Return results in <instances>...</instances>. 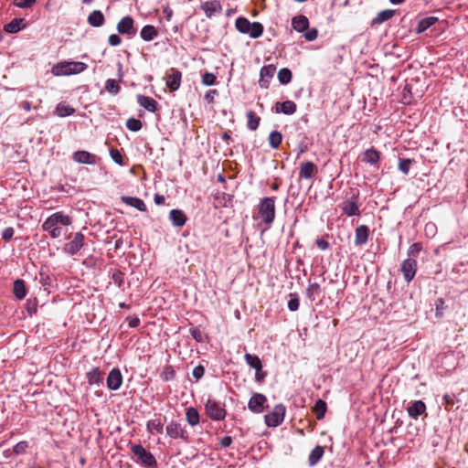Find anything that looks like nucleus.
Returning a JSON list of instances; mask_svg holds the SVG:
<instances>
[{"label":"nucleus","instance_id":"nucleus-25","mask_svg":"<svg viewBox=\"0 0 468 468\" xmlns=\"http://www.w3.org/2000/svg\"><path fill=\"white\" fill-rule=\"evenodd\" d=\"M324 454V447L316 445L310 452L308 456V463L311 467L316 465Z\"/></svg>","mask_w":468,"mask_h":468},{"label":"nucleus","instance_id":"nucleus-60","mask_svg":"<svg viewBox=\"0 0 468 468\" xmlns=\"http://www.w3.org/2000/svg\"><path fill=\"white\" fill-rule=\"evenodd\" d=\"M176 372L172 367H167L163 373L162 378L165 381H169L175 378Z\"/></svg>","mask_w":468,"mask_h":468},{"label":"nucleus","instance_id":"nucleus-36","mask_svg":"<svg viewBox=\"0 0 468 468\" xmlns=\"http://www.w3.org/2000/svg\"><path fill=\"white\" fill-rule=\"evenodd\" d=\"M247 127L250 131H255L258 129L261 118L253 112L249 111L247 112Z\"/></svg>","mask_w":468,"mask_h":468},{"label":"nucleus","instance_id":"nucleus-1","mask_svg":"<svg viewBox=\"0 0 468 468\" xmlns=\"http://www.w3.org/2000/svg\"><path fill=\"white\" fill-rule=\"evenodd\" d=\"M88 68L87 64L80 61H62L55 64L51 69L54 76H67L79 74Z\"/></svg>","mask_w":468,"mask_h":468},{"label":"nucleus","instance_id":"nucleus-43","mask_svg":"<svg viewBox=\"0 0 468 468\" xmlns=\"http://www.w3.org/2000/svg\"><path fill=\"white\" fill-rule=\"evenodd\" d=\"M88 382L92 384H100L101 382V374L99 367H93L87 373Z\"/></svg>","mask_w":468,"mask_h":468},{"label":"nucleus","instance_id":"nucleus-3","mask_svg":"<svg viewBox=\"0 0 468 468\" xmlns=\"http://www.w3.org/2000/svg\"><path fill=\"white\" fill-rule=\"evenodd\" d=\"M258 213L261 222L271 226L275 218V197H266L260 200L258 205Z\"/></svg>","mask_w":468,"mask_h":468},{"label":"nucleus","instance_id":"nucleus-46","mask_svg":"<svg viewBox=\"0 0 468 468\" xmlns=\"http://www.w3.org/2000/svg\"><path fill=\"white\" fill-rule=\"evenodd\" d=\"M126 127L132 132H138L142 129V122L133 117L129 118L126 122Z\"/></svg>","mask_w":468,"mask_h":468},{"label":"nucleus","instance_id":"nucleus-56","mask_svg":"<svg viewBox=\"0 0 468 468\" xmlns=\"http://www.w3.org/2000/svg\"><path fill=\"white\" fill-rule=\"evenodd\" d=\"M15 230L12 227H7L2 231V239L5 241H9L14 236Z\"/></svg>","mask_w":468,"mask_h":468},{"label":"nucleus","instance_id":"nucleus-28","mask_svg":"<svg viewBox=\"0 0 468 468\" xmlns=\"http://www.w3.org/2000/svg\"><path fill=\"white\" fill-rule=\"evenodd\" d=\"M23 23V18H14L9 23L4 26V30L9 34L17 33L25 27V24Z\"/></svg>","mask_w":468,"mask_h":468},{"label":"nucleus","instance_id":"nucleus-26","mask_svg":"<svg viewBox=\"0 0 468 468\" xmlns=\"http://www.w3.org/2000/svg\"><path fill=\"white\" fill-rule=\"evenodd\" d=\"M122 201L130 206V207H133L134 208H136L137 210L141 211V212H144L146 211V205L145 203L144 202L143 199L139 198V197H122Z\"/></svg>","mask_w":468,"mask_h":468},{"label":"nucleus","instance_id":"nucleus-35","mask_svg":"<svg viewBox=\"0 0 468 468\" xmlns=\"http://www.w3.org/2000/svg\"><path fill=\"white\" fill-rule=\"evenodd\" d=\"M48 218L57 226L58 224H61V225H64V226H68V225H69L71 223V218L69 216L63 214L62 212L53 213Z\"/></svg>","mask_w":468,"mask_h":468},{"label":"nucleus","instance_id":"nucleus-49","mask_svg":"<svg viewBox=\"0 0 468 468\" xmlns=\"http://www.w3.org/2000/svg\"><path fill=\"white\" fill-rule=\"evenodd\" d=\"M28 447H29V444L27 441H21L14 446L13 452L16 455L24 454L27 452Z\"/></svg>","mask_w":468,"mask_h":468},{"label":"nucleus","instance_id":"nucleus-48","mask_svg":"<svg viewBox=\"0 0 468 468\" xmlns=\"http://www.w3.org/2000/svg\"><path fill=\"white\" fill-rule=\"evenodd\" d=\"M422 250V245L420 242L413 243L410 246L408 250V259H415L420 250Z\"/></svg>","mask_w":468,"mask_h":468},{"label":"nucleus","instance_id":"nucleus-58","mask_svg":"<svg viewBox=\"0 0 468 468\" xmlns=\"http://www.w3.org/2000/svg\"><path fill=\"white\" fill-rule=\"evenodd\" d=\"M204 374H205V367L201 365L195 367L192 371V375L197 380L200 379L204 376Z\"/></svg>","mask_w":468,"mask_h":468},{"label":"nucleus","instance_id":"nucleus-15","mask_svg":"<svg viewBox=\"0 0 468 468\" xmlns=\"http://www.w3.org/2000/svg\"><path fill=\"white\" fill-rule=\"evenodd\" d=\"M318 172L317 166L311 161L301 164L299 167L300 179H312Z\"/></svg>","mask_w":468,"mask_h":468},{"label":"nucleus","instance_id":"nucleus-27","mask_svg":"<svg viewBox=\"0 0 468 468\" xmlns=\"http://www.w3.org/2000/svg\"><path fill=\"white\" fill-rule=\"evenodd\" d=\"M379 159L380 153L374 147L367 149L363 153L362 161L367 164L377 165Z\"/></svg>","mask_w":468,"mask_h":468},{"label":"nucleus","instance_id":"nucleus-39","mask_svg":"<svg viewBox=\"0 0 468 468\" xmlns=\"http://www.w3.org/2000/svg\"><path fill=\"white\" fill-rule=\"evenodd\" d=\"M146 427H147V430L152 433L154 431H155V432L161 434L164 431V423L161 421L160 419H154V420H148Z\"/></svg>","mask_w":468,"mask_h":468},{"label":"nucleus","instance_id":"nucleus-13","mask_svg":"<svg viewBox=\"0 0 468 468\" xmlns=\"http://www.w3.org/2000/svg\"><path fill=\"white\" fill-rule=\"evenodd\" d=\"M133 19L130 16L122 17L117 24V31L122 35L133 36L136 33L133 27Z\"/></svg>","mask_w":468,"mask_h":468},{"label":"nucleus","instance_id":"nucleus-54","mask_svg":"<svg viewBox=\"0 0 468 468\" xmlns=\"http://www.w3.org/2000/svg\"><path fill=\"white\" fill-rule=\"evenodd\" d=\"M217 78L213 73L206 72L202 76V83L206 86H212L216 83Z\"/></svg>","mask_w":468,"mask_h":468},{"label":"nucleus","instance_id":"nucleus-12","mask_svg":"<svg viewBox=\"0 0 468 468\" xmlns=\"http://www.w3.org/2000/svg\"><path fill=\"white\" fill-rule=\"evenodd\" d=\"M276 71V68L274 65L270 64L263 66L260 72V80L259 84L263 89H268L270 85L271 80L273 78Z\"/></svg>","mask_w":468,"mask_h":468},{"label":"nucleus","instance_id":"nucleus-10","mask_svg":"<svg viewBox=\"0 0 468 468\" xmlns=\"http://www.w3.org/2000/svg\"><path fill=\"white\" fill-rule=\"evenodd\" d=\"M267 398L261 393H254L248 403L249 410L253 413H261L265 410Z\"/></svg>","mask_w":468,"mask_h":468},{"label":"nucleus","instance_id":"nucleus-59","mask_svg":"<svg viewBox=\"0 0 468 468\" xmlns=\"http://www.w3.org/2000/svg\"><path fill=\"white\" fill-rule=\"evenodd\" d=\"M56 227L58 226L52 222L49 218H48L42 224L43 230L48 231V233L53 231Z\"/></svg>","mask_w":468,"mask_h":468},{"label":"nucleus","instance_id":"nucleus-23","mask_svg":"<svg viewBox=\"0 0 468 468\" xmlns=\"http://www.w3.org/2000/svg\"><path fill=\"white\" fill-rule=\"evenodd\" d=\"M292 27L298 32H305L309 27V20L303 15H299L292 19Z\"/></svg>","mask_w":468,"mask_h":468},{"label":"nucleus","instance_id":"nucleus-38","mask_svg":"<svg viewBox=\"0 0 468 468\" xmlns=\"http://www.w3.org/2000/svg\"><path fill=\"white\" fill-rule=\"evenodd\" d=\"M186 420L191 426H196L199 423V413L197 409L190 407L186 410Z\"/></svg>","mask_w":468,"mask_h":468},{"label":"nucleus","instance_id":"nucleus-7","mask_svg":"<svg viewBox=\"0 0 468 468\" xmlns=\"http://www.w3.org/2000/svg\"><path fill=\"white\" fill-rule=\"evenodd\" d=\"M166 434L172 439H182L186 442L189 441L187 431L180 423L171 421L165 428Z\"/></svg>","mask_w":468,"mask_h":468},{"label":"nucleus","instance_id":"nucleus-8","mask_svg":"<svg viewBox=\"0 0 468 468\" xmlns=\"http://www.w3.org/2000/svg\"><path fill=\"white\" fill-rule=\"evenodd\" d=\"M84 246V235L81 232L74 234L72 240L66 243L63 250L69 255L77 254L80 250Z\"/></svg>","mask_w":468,"mask_h":468},{"label":"nucleus","instance_id":"nucleus-62","mask_svg":"<svg viewBox=\"0 0 468 468\" xmlns=\"http://www.w3.org/2000/svg\"><path fill=\"white\" fill-rule=\"evenodd\" d=\"M442 400L446 409H448V407H452L454 405L453 395L452 394L443 395Z\"/></svg>","mask_w":468,"mask_h":468},{"label":"nucleus","instance_id":"nucleus-55","mask_svg":"<svg viewBox=\"0 0 468 468\" xmlns=\"http://www.w3.org/2000/svg\"><path fill=\"white\" fill-rule=\"evenodd\" d=\"M37 0H14V4L19 8H29Z\"/></svg>","mask_w":468,"mask_h":468},{"label":"nucleus","instance_id":"nucleus-29","mask_svg":"<svg viewBox=\"0 0 468 468\" xmlns=\"http://www.w3.org/2000/svg\"><path fill=\"white\" fill-rule=\"evenodd\" d=\"M105 22L104 16L101 11L94 10L88 16V23L94 27H101Z\"/></svg>","mask_w":468,"mask_h":468},{"label":"nucleus","instance_id":"nucleus-5","mask_svg":"<svg viewBox=\"0 0 468 468\" xmlns=\"http://www.w3.org/2000/svg\"><path fill=\"white\" fill-rule=\"evenodd\" d=\"M286 408L280 403L275 405L272 410L264 416L265 424L268 427H277L281 425L284 420Z\"/></svg>","mask_w":468,"mask_h":468},{"label":"nucleus","instance_id":"nucleus-57","mask_svg":"<svg viewBox=\"0 0 468 468\" xmlns=\"http://www.w3.org/2000/svg\"><path fill=\"white\" fill-rule=\"evenodd\" d=\"M318 31L316 28L307 29L303 37L307 41H314L317 38Z\"/></svg>","mask_w":468,"mask_h":468},{"label":"nucleus","instance_id":"nucleus-61","mask_svg":"<svg viewBox=\"0 0 468 468\" xmlns=\"http://www.w3.org/2000/svg\"><path fill=\"white\" fill-rule=\"evenodd\" d=\"M27 313L32 315L37 312V303L36 300L28 299L27 301Z\"/></svg>","mask_w":468,"mask_h":468},{"label":"nucleus","instance_id":"nucleus-31","mask_svg":"<svg viewBox=\"0 0 468 468\" xmlns=\"http://www.w3.org/2000/svg\"><path fill=\"white\" fill-rule=\"evenodd\" d=\"M437 21H438V18L435 16H428V17L422 18L418 23V26L416 27V33L417 34L423 33L428 28H430L431 26H433Z\"/></svg>","mask_w":468,"mask_h":468},{"label":"nucleus","instance_id":"nucleus-18","mask_svg":"<svg viewBox=\"0 0 468 468\" xmlns=\"http://www.w3.org/2000/svg\"><path fill=\"white\" fill-rule=\"evenodd\" d=\"M297 110V105L294 101L287 100L282 102L275 103V112L276 113H283L285 115H292Z\"/></svg>","mask_w":468,"mask_h":468},{"label":"nucleus","instance_id":"nucleus-45","mask_svg":"<svg viewBox=\"0 0 468 468\" xmlns=\"http://www.w3.org/2000/svg\"><path fill=\"white\" fill-rule=\"evenodd\" d=\"M105 90L109 93H111L112 95H116L120 92L121 87L115 80L108 79L105 82Z\"/></svg>","mask_w":468,"mask_h":468},{"label":"nucleus","instance_id":"nucleus-42","mask_svg":"<svg viewBox=\"0 0 468 468\" xmlns=\"http://www.w3.org/2000/svg\"><path fill=\"white\" fill-rule=\"evenodd\" d=\"M55 112L59 117H67L73 114L75 112V110L72 107L66 105L64 103H58L56 107Z\"/></svg>","mask_w":468,"mask_h":468},{"label":"nucleus","instance_id":"nucleus-52","mask_svg":"<svg viewBox=\"0 0 468 468\" xmlns=\"http://www.w3.org/2000/svg\"><path fill=\"white\" fill-rule=\"evenodd\" d=\"M112 279L113 282L119 288H121L122 286V284L124 283V273L119 270L115 271L112 275Z\"/></svg>","mask_w":468,"mask_h":468},{"label":"nucleus","instance_id":"nucleus-9","mask_svg":"<svg viewBox=\"0 0 468 468\" xmlns=\"http://www.w3.org/2000/svg\"><path fill=\"white\" fill-rule=\"evenodd\" d=\"M400 271L403 274L404 280L409 283L410 282L417 271L416 259H406L400 265Z\"/></svg>","mask_w":468,"mask_h":468},{"label":"nucleus","instance_id":"nucleus-11","mask_svg":"<svg viewBox=\"0 0 468 468\" xmlns=\"http://www.w3.org/2000/svg\"><path fill=\"white\" fill-rule=\"evenodd\" d=\"M107 388L112 391L118 390L122 384V375L118 367L112 368L106 379Z\"/></svg>","mask_w":468,"mask_h":468},{"label":"nucleus","instance_id":"nucleus-63","mask_svg":"<svg viewBox=\"0 0 468 468\" xmlns=\"http://www.w3.org/2000/svg\"><path fill=\"white\" fill-rule=\"evenodd\" d=\"M121 37L117 34H112L110 35L108 38V42L111 46L116 47L121 44Z\"/></svg>","mask_w":468,"mask_h":468},{"label":"nucleus","instance_id":"nucleus-64","mask_svg":"<svg viewBox=\"0 0 468 468\" xmlns=\"http://www.w3.org/2000/svg\"><path fill=\"white\" fill-rule=\"evenodd\" d=\"M436 229L437 228L433 223H427L424 229L426 235L431 237H432L435 234Z\"/></svg>","mask_w":468,"mask_h":468},{"label":"nucleus","instance_id":"nucleus-37","mask_svg":"<svg viewBox=\"0 0 468 468\" xmlns=\"http://www.w3.org/2000/svg\"><path fill=\"white\" fill-rule=\"evenodd\" d=\"M394 14H395V11L392 9L383 10L376 16V17L372 21V24L373 25L382 24L383 22L390 19L394 16Z\"/></svg>","mask_w":468,"mask_h":468},{"label":"nucleus","instance_id":"nucleus-30","mask_svg":"<svg viewBox=\"0 0 468 468\" xmlns=\"http://www.w3.org/2000/svg\"><path fill=\"white\" fill-rule=\"evenodd\" d=\"M13 292L18 300H22L26 297L27 291L24 280L16 279L14 282Z\"/></svg>","mask_w":468,"mask_h":468},{"label":"nucleus","instance_id":"nucleus-33","mask_svg":"<svg viewBox=\"0 0 468 468\" xmlns=\"http://www.w3.org/2000/svg\"><path fill=\"white\" fill-rule=\"evenodd\" d=\"M327 410L326 402L321 399H317L313 411L316 416V419L321 420L324 418L325 412Z\"/></svg>","mask_w":468,"mask_h":468},{"label":"nucleus","instance_id":"nucleus-32","mask_svg":"<svg viewBox=\"0 0 468 468\" xmlns=\"http://www.w3.org/2000/svg\"><path fill=\"white\" fill-rule=\"evenodd\" d=\"M140 35L144 41H151L157 37L158 32L154 26L146 25L142 28Z\"/></svg>","mask_w":468,"mask_h":468},{"label":"nucleus","instance_id":"nucleus-19","mask_svg":"<svg viewBox=\"0 0 468 468\" xmlns=\"http://www.w3.org/2000/svg\"><path fill=\"white\" fill-rule=\"evenodd\" d=\"M136 98L138 104L146 111L150 112H155L157 111L158 103L153 98L142 94H138Z\"/></svg>","mask_w":468,"mask_h":468},{"label":"nucleus","instance_id":"nucleus-17","mask_svg":"<svg viewBox=\"0 0 468 468\" xmlns=\"http://www.w3.org/2000/svg\"><path fill=\"white\" fill-rule=\"evenodd\" d=\"M342 211L347 217L358 216L360 214L357 197L353 196L351 199L342 203Z\"/></svg>","mask_w":468,"mask_h":468},{"label":"nucleus","instance_id":"nucleus-21","mask_svg":"<svg viewBox=\"0 0 468 468\" xmlns=\"http://www.w3.org/2000/svg\"><path fill=\"white\" fill-rule=\"evenodd\" d=\"M407 410L409 416L416 420L425 412L426 405L422 400H415Z\"/></svg>","mask_w":468,"mask_h":468},{"label":"nucleus","instance_id":"nucleus-53","mask_svg":"<svg viewBox=\"0 0 468 468\" xmlns=\"http://www.w3.org/2000/svg\"><path fill=\"white\" fill-rule=\"evenodd\" d=\"M110 155H111L112 159L113 160V162H115L116 164H118L120 165H123V158H122L121 152L118 149L112 148L110 150Z\"/></svg>","mask_w":468,"mask_h":468},{"label":"nucleus","instance_id":"nucleus-34","mask_svg":"<svg viewBox=\"0 0 468 468\" xmlns=\"http://www.w3.org/2000/svg\"><path fill=\"white\" fill-rule=\"evenodd\" d=\"M244 359L251 368L255 369V371L262 369V362L258 356L246 353Z\"/></svg>","mask_w":468,"mask_h":468},{"label":"nucleus","instance_id":"nucleus-2","mask_svg":"<svg viewBox=\"0 0 468 468\" xmlns=\"http://www.w3.org/2000/svg\"><path fill=\"white\" fill-rule=\"evenodd\" d=\"M236 29L241 34H247L251 38H258L262 36L264 27L260 22H250L246 17L239 16L235 22Z\"/></svg>","mask_w":468,"mask_h":468},{"label":"nucleus","instance_id":"nucleus-40","mask_svg":"<svg viewBox=\"0 0 468 468\" xmlns=\"http://www.w3.org/2000/svg\"><path fill=\"white\" fill-rule=\"evenodd\" d=\"M321 287L317 282H314L309 284L308 288L306 289V296L309 300L312 302L316 299L317 296L321 294Z\"/></svg>","mask_w":468,"mask_h":468},{"label":"nucleus","instance_id":"nucleus-16","mask_svg":"<svg viewBox=\"0 0 468 468\" xmlns=\"http://www.w3.org/2000/svg\"><path fill=\"white\" fill-rule=\"evenodd\" d=\"M171 73L166 76V87L170 91H176L179 89L181 84L182 73L178 69L172 68Z\"/></svg>","mask_w":468,"mask_h":468},{"label":"nucleus","instance_id":"nucleus-6","mask_svg":"<svg viewBox=\"0 0 468 468\" xmlns=\"http://www.w3.org/2000/svg\"><path fill=\"white\" fill-rule=\"evenodd\" d=\"M205 410L207 416L216 421L223 420L227 414L225 408L213 399H207Z\"/></svg>","mask_w":468,"mask_h":468},{"label":"nucleus","instance_id":"nucleus-51","mask_svg":"<svg viewBox=\"0 0 468 468\" xmlns=\"http://www.w3.org/2000/svg\"><path fill=\"white\" fill-rule=\"evenodd\" d=\"M299 297L296 293L290 294V300L288 302V308L292 312H295L299 308Z\"/></svg>","mask_w":468,"mask_h":468},{"label":"nucleus","instance_id":"nucleus-20","mask_svg":"<svg viewBox=\"0 0 468 468\" xmlns=\"http://www.w3.org/2000/svg\"><path fill=\"white\" fill-rule=\"evenodd\" d=\"M369 235V229L366 225H360L356 229L355 231V245L363 246L367 242Z\"/></svg>","mask_w":468,"mask_h":468},{"label":"nucleus","instance_id":"nucleus-22","mask_svg":"<svg viewBox=\"0 0 468 468\" xmlns=\"http://www.w3.org/2000/svg\"><path fill=\"white\" fill-rule=\"evenodd\" d=\"M169 219L173 226L181 228L186 224L187 218L182 210L172 209L169 213Z\"/></svg>","mask_w":468,"mask_h":468},{"label":"nucleus","instance_id":"nucleus-41","mask_svg":"<svg viewBox=\"0 0 468 468\" xmlns=\"http://www.w3.org/2000/svg\"><path fill=\"white\" fill-rule=\"evenodd\" d=\"M282 141V135L279 131H272L269 135V144L272 149H278Z\"/></svg>","mask_w":468,"mask_h":468},{"label":"nucleus","instance_id":"nucleus-44","mask_svg":"<svg viewBox=\"0 0 468 468\" xmlns=\"http://www.w3.org/2000/svg\"><path fill=\"white\" fill-rule=\"evenodd\" d=\"M292 78V71L287 68H282L278 72V80L281 84L286 85L291 82Z\"/></svg>","mask_w":468,"mask_h":468},{"label":"nucleus","instance_id":"nucleus-4","mask_svg":"<svg viewBox=\"0 0 468 468\" xmlns=\"http://www.w3.org/2000/svg\"><path fill=\"white\" fill-rule=\"evenodd\" d=\"M132 452L137 457V462H140L142 465L147 468H156L157 461L155 457L147 451L141 444H132L131 445Z\"/></svg>","mask_w":468,"mask_h":468},{"label":"nucleus","instance_id":"nucleus-14","mask_svg":"<svg viewBox=\"0 0 468 468\" xmlns=\"http://www.w3.org/2000/svg\"><path fill=\"white\" fill-rule=\"evenodd\" d=\"M72 159L83 165H95L98 161V157L87 151L80 150L73 153Z\"/></svg>","mask_w":468,"mask_h":468},{"label":"nucleus","instance_id":"nucleus-50","mask_svg":"<svg viewBox=\"0 0 468 468\" xmlns=\"http://www.w3.org/2000/svg\"><path fill=\"white\" fill-rule=\"evenodd\" d=\"M189 333L197 342L203 343L205 341V335L198 327H191Z\"/></svg>","mask_w":468,"mask_h":468},{"label":"nucleus","instance_id":"nucleus-24","mask_svg":"<svg viewBox=\"0 0 468 468\" xmlns=\"http://www.w3.org/2000/svg\"><path fill=\"white\" fill-rule=\"evenodd\" d=\"M201 8L209 18L222 9L220 3L217 0L205 2L202 4Z\"/></svg>","mask_w":468,"mask_h":468},{"label":"nucleus","instance_id":"nucleus-47","mask_svg":"<svg viewBox=\"0 0 468 468\" xmlns=\"http://www.w3.org/2000/svg\"><path fill=\"white\" fill-rule=\"evenodd\" d=\"M412 162L413 160L410 158H400L399 161V170L404 175H408Z\"/></svg>","mask_w":468,"mask_h":468}]
</instances>
